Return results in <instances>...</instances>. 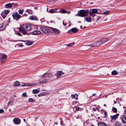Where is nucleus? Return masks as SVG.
I'll return each mask as SVG.
<instances>
[{
	"mask_svg": "<svg viewBox=\"0 0 126 126\" xmlns=\"http://www.w3.org/2000/svg\"><path fill=\"white\" fill-rule=\"evenodd\" d=\"M32 26L29 24H24L22 25L19 29V31L21 32L24 34H26L28 31H30L32 29Z\"/></svg>",
	"mask_w": 126,
	"mask_h": 126,
	"instance_id": "nucleus-1",
	"label": "nucleus"
},
{
	"mask_svg": "<svg viewBox=\"0 0 126 126\" xmlns=\"http://www.w3.org/2000/svg\"><path fill=\"white\" fill-rule=\"evenodd\" d=\"M109 40L107 38H104L101 40H99L97 41L94 42L92 44L89 45L88 46L92 47L99 46L103 44L106 43Z\"/></svg>",
	"mask_w": 126,
	"mask_h": 126,
	"instance_id": "nucleus-2",
	"label": "nucleus"
},
{
	"mask_svg": "<svg viewBox=\"0 0 126 126\" xmlns=\"http://www.w3.org/2000/svg\"><path fill=\"white\" fill-rule=\"evenodd\" d=\"M53 76V75L51 73H48L44 74L42 76V78L44 80H43V83H46L47 81L50 79Z\"/></svg>",
	"mask_w": 126,
	"mask_h": 126,
	"instance_id": "nucleus-3",
	"label": "nucleus"
},
{
	"mask_svg": "<svg viewBox=\"0 0 126 126\" xmlns=\"http://www.w3.org/2000/svg\"><path fill=\"white\" fill-rule=\"evenodd\" d=\"M89 10H81L78 12V14L76 15L77 16L84 17L87 15L88 14Z\"/></svg>",
	"mask_w": 126,
	"mask_h": 126,
	"instance_id": "nucleus-4",
	"label": "nucleus"
},
{
	"mask_svg": "<svg viewBox=\"0 0 126 126\" xmlns=\"http://www.w3.org/2000/svg\"><path fill=\"white\" fill-rule=\"evenodd\" d=\"M7 56L5 54H3L1 56V58H0V61L1 63H4L7 60Z\"/></svg>",
	"mask_w": 126,
	"mask_h": 126,
	"instance_id": "nucleus-5",
	"label": "nucleus"
},
{
	"mask_svg": "<svg viewBox=\"0 0 126 126\" xmlns=\"http://www.w3.org/2000/svg\"><path fill=\"white\" fill-rule=\"evenodd\" d=\"M13 19L16 21L18 20L21 17V16L18 13H16L12 15Z\"/></svg>",
	"mask_w": 126,
	"mask_h": 126,
	"instance_id": "nucleus-6",
	"label": "nucleus"
},
{
	"mask_svg": "<svg viewBox=\"0 0 126 126\" xmlns=\"http://www.w3.org/2000/svg\"><path fill=\"white\" fill-rule=\"evenodd\" d=\"M50 28L46 27H43L42 28V31L44 33H48L50 32Z\"/></svg>",
	"mask_w": 126,
	"mask_h": 126,
	"instance_id": "nucleus-7",
	"label": "nucleus"
},
{
	"mask_svg": "<svg viewBox=\"0 0 126 126\" xmlns=\"http://www.w3.org/2000/svg\"><path fill=\"white\" fill-rule=\"evenodd\" d=\"M50 29H51V30L53 33L57 34H59L61 32L59 30L56 28L50 27Z\"/></svg>",
	"mask_w": 126,
	"mask_h": 126,
	"instance_id": "nucleus-8",
	"label": "nucleus"
},
{
	"mask_svg": "<svg viewBox=\"0 0 126 126\" xmlns=\"http://www.w3.org/2000/svg\"><path fill=\"white\" fill-rule=\"evenodd\" d=\"M119 114L118 113H117L116 114L114 115L110 116V117L111 119V121H114L116 119H117L119 115Z\"/></svg>",
	"mask_w": 126,
	"mask_h": 126,
	"instance_id": "nucleus-9",
	"label": "nucleus"
},
{
	"mask_svg": "<svg viewBox=\"0 0 126 126\" xmlns=\"http://www.w3.org/2000/svg\"><path fill=\"white\" fill-rule=\"evenodd\" d=\"M63 74V72L62 71H58L56 73L54 74V75L56 76L57 78H59Z\"/></svg>",
	"mask_w": 126,
	"mask_h": 126,
	"instance_id": "nucleus-10",
	"label": "nucleus"
},
{
	"mask_svg": "<svg viewBox=\"0 0 126 126\" xmlns=\"http://www.w3.org/2000/svg\"><path fill=\"white\" fill-rule=\"evenodd\" d=\"M78 30L77 28H74L69 30L68 33H71L72 32L74 33H76L78 32Z\"/></svg>",
	"mask_w": 126,
	"mask_h": 126,
	"instance_id": "nucleus-11",
	"label": "nucleus"
},
{
	"mask_svg": "<svg viewBox=\"0 0 126 126\" xmlns=\"http://www.w3.org/2000/svg\"><path fill=\"white\" fill-rule=\"evenodd\" d=\"M14 123L15 124H19L20 123V120L17 118H14L13 120Z\"/></svg>",
	"mask_w": 126,
	"mask_h": 126,
	"instance_id": "nucleus-12",
	"label": "nucleus"
},
{
	"mask_svg": "<svg viewBox=\"0 0 126 126\" xmlns=\"http://www.w3.org/2000/svg\"><path fill=\"white\" fill-rule=\"evenodd\" d=\"M122 122L124 124L126 123V114L123 115L121 117Z\"/></svg>",
	"mask_w": 126,
	"mask_h": 126,
	"instance_id": "nucleus-13",
	"label": "nucleus"
},
{
	"mask_svg": "<svg viewBox=\"0 0 126 126\" xmlns=\"http://www.w3.org/2000/svg\"><path fill=\"white\" fill-rule=\"evenodd\" d=\"M32 34L34 35H37L42 34V33L38 30H35L32 32Z\"/></svg>",
	"mask_w": 126,
	"mask_h": 126,
	"instance_id": "nucleus-14",
	"label": "nucleus"
},
{
	"mask_svg": "<svg viewBox=\"0 0 126 126\" xmlns=\"http://www.w3.org/2000/svg\"><path fill=\"white\" fill-rule=\"evenodd\" d=\"M97 12V10L96 9H92L90 10V15H93V14L96 13Z\"/></svg>",
	"mask_w": 126,
	"mask_h": 126,
	"instance_id": "nucleus-15",
	"label": "nucleus"
},
{
	"mask_svg": "<svg viewBox=\"0 0 126 126\" xmlns=\"http://www.w3.org/2000/svg\"><path fill=\"white\" fill-rule=\"evenodd\" d=\"M20 41L22 42H27L26 43V45L29 46L31 45L33 43V41H24V40H20Z\"/></svg>",
	"mask_w": 126,
	"mask_h": 126,
	"instance_id": "nucleus-16",
	"label": "nucleus"
},
{
	"mask_svg": "<svg viewBox=\"0 0 126 126\" xmlns=\"http://www.w3.org/2000/svg\"><path fill=\"white\" fill-rule=\"evenodd\" d=\"M78 96V94H72L71 96L70 97H71V98L72 99L77 100Z\"/></svg>",
	"mask_w": 126,
	"mask_h": 126,
	"instance_id": "nucleus-17",
	"label": "nucleus"
},
{
	"mask_svg": "<svg viewBox=\"0 0 126 126\" xmlns=\"http://www.w3.org/2000/svg\"><path fill=\"white\" fill-rule=\"evenodd\" d=\"M30 19L32 20H38L37 17L36 16L33 15L30 16Z\"/></svg>",
	"mask_w": 126,
	"mask_h": 126,
	"instance_id": "nucleus-18",
	"label": "nucleus"
},
{
	"mask_svg": "<svg viewBox=\"0 0 126 126\" xmlns=\"http://www.w3.org/2000/svg\"><path fill=\"white\" fill-rule=\"evenodd\" d=\"M48 12L51 13H57L58 12L57 11V9H50L49 10V11H48Z\"/></svg>",
	"mask_w": 126,
	"mask_h": 126,
	"instance_id": "nucleus-19",
	"label": "nucleus"
},
{
	"mask_svg": "<svg viewBox=\"0 0 126 126\" xmlns=\"http://www.w3.org/2000/svg\"><path fill=\"white\" fill-rule=\"evenodd\" d=\"M12 5L11 3H9L8 4H6L5 5V8H10L12 7Z\"/></svg>",
	"mask_w": 126,
	"mask_h": 126,
	"instance_id": "nucleus-20",
	"label": "nucleus"
},
{
	"mask_svg": "<svg viewBox=\"0 0 126 126\" xmlns=\"http://www.w3.org/2000/svg\"><path fill=\"white\" fill-rule=\"evenodd\" d=\"M98 126H107L104 123L99 122L98 123Z\"/></svg>",
	"mask_w": 126,
	"mask_h": 126,
	"instance_id": "nucleus-21",
	"label": "nucleus"
},
{
	"mask_svg": "<svg viewBox=\"0 0 126 126\" xmlns=\"http://www.w3.org/2000/svg\"><path fill=\"white\" fill-rule=\"evenodd\" d=\"M85 19L86 21L88 22H90L92 21L91 17L90 16L87 17L86 18H85Z\"/></svg>",
	"mask_w": 126,
	"mask_h": 126,
	"instance_id": "nucleus-22",
	"label": "nucleus"
},
{
	"mask_svg": "<svg viewBox=\"0 0 126 126\" xmlns=\"http://www.w3.org/2000/svg\"><path fill=\"white\" fill-rule=\"evenodd\" d=\"M118 74V72L115 70H114L111 72V74L113 75H115Z\"/></svg>",
	"mask_w": 126,
	"mask_h": 126,
	"instance_id": "nucleus-23",
	"label": "nucleus"
},
{
	"mask_svg": "<svg viewBox=\"0 0 126 126\" xmlns=\"http://www.w3.org/2000/svg\"><path fill=\"white\" fill-rule=\"evenodd\" d=\"M26 12H28L29 14H31L32 12V11L31 9H27L26 11Z\"/></svg>",
	"mask_w": 126,
	"mask_h": 126,
	"instance_id": "nucleus-24",
	"label": "nucleus"
},
{
	"mask_svg": "<svg viewBox=\"0 0 126 126\" xmlns=\"http://www.w3.org/2000/svg\"><path fill=\"white\" fill-rule=\"evenodd\" d=\"M20 84V83L19 82L16 81L14 83V86H19Z\"/></svg>",
	"mask_w": 126,
	"mask_h": 126,
	"instance_id": "nucleus-25",
	"label": "nucleus"
},
{
	"mask_svg": "<svg viewBox=\"0 0 126 126\" xmlns=\"http://www.w3.org/2000/svg\"><path fill=\"white\" fill-rule=\"evenodd\" d=\"M2 25L1 27V28H2V29H1V28L0 29V30H2L3 29H5L6 27V24H5L4 23H2Z\"/></svg>",
	"mask_w": 126,
	"mask_h": 126,
	"instance_id": "nucleus-26",
	"label": "nucleus"
},
{
	"mask_svg": "<svg viewBox=\"0 0 126 126\" xmlns=\"http://www.w3.org/2000/svg\"><path fill=\"white\" fill-rule=\"evenodd\" d=\"M39 92L38 90L36 89H34L32 90V93L34 94H36L38 93Z\"/></svg>",
	"mask_w": 126,
	"mask_h": 126,
	"instance_id": "nucleus-27",
	"label": "nucleus"
},
{
	"mask_svg": "<svg viewBox=\"0 0 126 126\" xmlns=\"http://www.w3.org/2000/svg\"><path fill=\"white\" fill-rule=\"evenodd\" d=\"M115 126H121V123H119L118 121H116L115 122Z\"/></svg>",
	"mask_w": 126,
	"mask_h": 126,
	"instance_id": "nucleus-28",
	"label": "nucleus"
},
{
	"mask_svg": "<svg viewBox=\"0 0 126 126\" xmlns=\"http://www.w3.org/2000/svg\"><path fill=\"white\" fill-rule=\"evenodd\" d=\"M66 11L64 9H62L59 11V13H66Z\"/></svg>",
	"mask_w": 126,
	"mask_h": 126,
	"instance_id": "nucleus-29",
	"label": "nucleus"
},
{
	"mask_svg": "<svg viewBox=\"0 0 126 126\" xmlns=\"http://www.w3.org/2000/svg\"><path fill=\"white\" fill-rule=\"evenodd\" d=\"M74 43H70L69 44H67L66 45V46H67L69 47H71V46H73L74 45Z\"/></svg>",
	"mask_w": 126,
	"mask_h": 126,
	"instance_id": "nucleus-30",
	"label": "nucleus"
},
{
	"mask_svg": "<svg viewBox=\"0 0 126 126\" xmlns=\"http://www.w3.org/2000/svg\"><path fill=\"white\" fill-rule=\"evenodd\" d=\"M1 15L3 18H4L7 15L3 12H2L1 14Z\"/></svg>",
	"mask_w": 126,
	"mask_h": 126,
	"instance_id": "nucleus-31",
	"label": "nucleus"
},
{
	"mask_svg": "<svg viewBox=\"0 0 126 126\" xmlns=\"http://www.w3.org/2000/svg\"><path fill=\"white\" fill-rule=\"evenodd\" d=\"M109 11H106L103 13V14L106 15H107L109 14Z\"/></svg>",
	"mask_w": 126,
	"mask_h": 126,
	"instance_id": "nucleus-32",
	"label": "nucleus"
},
{
	"mask_svg": "<svg viewBox=\"0 0 126 126\" xmlns=\"http://www.w3.org/2000/svg\"><path fill=\"white\" fill-rule=\"evenodd\" d=\"M112 110L114 112L116 113L117 112V109L113 107Z\"/></svg>",
	"mask_w": 126,
	"mask_h": 126,
	"instance_id": "nucleus-33",
	"label": "nucleus"
},
{
	"mask_svg": "<svg viewBox=\"0 0 126 126\" xmlns=\"http://www.w3.org/2000/svg\"><path fill=\"white\" fill-rule=\"evenodd\" d=\"M9 12H10V11L9 10H5L4 11L3 13H5V14H6L7 15V14H8Z\"/></svg>",
	"mask_w": 126,
	"mask_h": 126,
	"instance_id": "nucleus-34",
	"label": "nucleus"
},
{
	"mask_svg": "<svg viewBox=\"0 0 126 126\" xmlns=\"http://www.w3.org/2000/svg\"><path fill=\"white\" fill-rule=\"evenodd\" d=\"M32 85L29 83H27L26 84V85H25L24 83H23V84L22 85V86H30Z\"/></svg>",
	"mask_w": 126,
	"mask_h": 126,
	"instance_id": "nucleus-35",
	"label": "nucleus"
},
{
	"mask_svg": "<svg viewBox=\"0 0 126 126\" xmlns=\"http://www.w3.org/2000/svg\"><path fill=\"white\" fill-rule=\"evenodd\" d=\"M12 5V6H14L15 7H17L18 6V5L17 3H11Z\"/></svg>",
	"mask_w": 126,
	"mask_h": 126,
	"instance_id": "nucleus-36",
	"label": "nucleus"
},
{
	"mask_svg": "<svg viewBox=\"0 0 126 126\" xmlns=\"http://www.w3.org/2000/svg\"><path fill=\"white\" fill-rule=\"evenodd\" d=\"M68 22H67H67H65L64 21H63V24L64 26H65L67 24H68Z\"/></svg>",
	"mask_w": 126,
	"mask_h": 126,
	"instance_id": "nucleus-37",
	"label": "nucleus"
},
{
	"mask_svg": "<svg viewBox=\"0 0 126 126\" xmlns=\"http://www.w3.org/2000/svg\"><path fill=\"white\" fill-rule=\"evenodd\" d=\"M24 10H19V13L20 14H22Z\"/></svg>",
	"mask_w": 126,
	"mask_h": 126,
	"instance_id": "nucleus-38",
	"label": "nucleus"
},
{
	"mask_svg": "<svg viewBox=\"0 0 126 126\" xmlns=\"http://www.w3.org/2000/svg\"><path fill=\"white\" fill-rule=\"evenodd\" d=\"M16 34L18 35L19 36H22V34L19 32H16L15 33Z\"/></svg>",
	"mask_w": 126,
	"mask_h": 126,
	"instance_id": "nucleus-39",
	"label": "nucleus"
},
{
	"mask_svg": "<svg viewBox=\"0 0 126 126\" xmlns=\"http://www.w3.org/2000/svg\"><path fill=\"white\" fill-rule=\"evenodd\" d=\"M13 104V102L12 101H10L8 103V106L9 105H12Z\"/></svg>",
	"mask_w": 126,
	"mask_h": 126,
	"instance_id": "nucleus-40",
	"label": "nucleus"
},
{
	"mask_svg": "<svg viewBox=\"0 0 126 126\" xmlns=\"http://www.w3.org/2000/svg\"><path fill=\"white\" fill-rule=\"evenodd\" d=\"M30 102H33L34 101L32 98H30L28 100Z\"/></svg>",
	"mask_w": 126,
	"mask_h": 126,
	"instance_id": "nucleus-41",
	"label": "nucleus"
},
{
	"mask_svg": "<svg viewBox=\"0 0 126 126\" xmlns=\"http://www.w3.org/2000/svg\"><path fill=\"white\" fill-rule=\"evenodd\" d=\"M44 95V93H40L39 94H38V96H40L42 95Z\"/></svg>",
	"mask_w": 126,
	"mask_h": 126,
	"instance_id": "nucleus-42",
	"label": "nucleus"
},
{
	"mask_svg": "<svg viewBox=\"0 0 126 126\" xmlns=\"http://www.w3.org/2000/svg\"><path fill=\"white\" fill-rule=\"evenodd\" d=\"M17 45L19 47H22L23 46V45L21 43H18L17 44Z\"/></svg>",
	"mask_w": 126,
	"mask_h": 126,
	"instance_id": "nucleus-43",
	"label": "nucleus"
},
{
	"mask_svg": "<svg viewBox=\"0 0 126 126\" xmlns=\"http://www.w3.org/2000/svg\"><path fill=\"white\" fill-rule=\"evenodd\" d=\"M4 110L3 109H0V113H3Z\"/></svg>",
	"mask_w": 126,
	"mask_h": 126,
	"instance_id": "nucleus-44",
	"label": "nucleus"
},
{
	"mask_svg": "<svg viewBox=\"0 0 126 126\" xmlns=\"http://www.w3.org/2000/svg\"><path fill=\"white\" fill-rule=\"evenodd\" d=\"M67 22H68V26L69 27L71 25L70 22L69 21H67Z\"/></svg>",
	"mask_w": 126,
	"mask_h": 126,
	"instance_id": "nucleus-45",
	"label": "nucleus"
},
{
	"mask_svg": "<svg viewBox=\"0 0 126 126\" xmlns=\"http://www.w3.org/2000/svg\"><path fill=\"white\" fill-rule=\"evenodd\" d=\"M60 124L62 125H64V124H63V121H62L61 120V121L60 122Z\"/></svg>",
	"mask_w": 126,
	"mask_h": 126,
	"instance_id": "nucleus-46",
	"label": "nucleus"
},
{
	"mask_svg": "<svg viewBox=\"0 0 126 126\" xmlns=\"http://www.w3.org/2000/svg\"><path fill=\"white\" fill-rule=\"evenodd\" d=\"M26 95V93H24L22 94L23 96H25Z\"/></svg>",
	"mask_w": 126,
	"mask_h": 126,
	"instance_id": "nucleus-47",
	"label": "nucleus"
},
{
	"mask_svg": "<svg viewBox=\"0 0 126 126\" xmlns=\"http://www.w3.org/2000/svg\"><path fill=\"white\" fill-rule=\"evenodd\" d=\"M104 114L105 115V117H107V112L105 111L104 112Z\"/></svg>",
	"mask_w": 126,
	"mask_h": 126,
	"instance_id": "nucleus-48",
	"label": "nucleus"
},
{
	"mask_svg": "<svg viewBox=\"0 0 126 126\" xmlns=\"http://www.w3.org/2000/svg\"><path fill=\"white\" fill-rule=\"evenodd\" d=\"M34 27H35L34 28L35 29H38V26L37 25H35V26H34Z\"/></svg>",
	"mask_w": 126,
	"mask_h": 126,
	"instance_id": "nucleus-49",
	"label": "nucleus"
},
{
	"mask_svg": "<svg viewBox=\"0 0 126 126\" xmlns=\"http://www.w3.org/2000/svg\"><path fill=\"white\" fill-rule=\"evenodd\" d=\"M79 107H76V110H79Z\"/></svg>",
	"mask_w": 126,
	"mask_h": 126,
	"instance_id": "nucleus-50",
	"label": "nucleus"
},
{
	"mask_svg": "<svg viewBox=\"0 0 126 126\" xmlns=\"http://www.w3.org/2000/svg\"><path fill=\"white\" fill-rule=\"evenodd\" d=\"M70 13V11H66V13H67L68 14H69Z\"/></svg>",
	"mask_w": 126,
	"mask_h": 126,
	"instance_id": "nucleus-51",
	"label": "nucleus"
},
{
	"mask_svg": "<svg viewBox=\"0 0 126 126\" xmlns=\"http://www.w3.org/2000/svg\"><path fill=\"white\" fill-rule=\"evenodd\" d=\"M43 81H40L39 82V83L40 84H41V83H42V84H44L45 83H43Z\"/></svg>",
	"mask_w": 126,
	"mask_h": 126,
	"instance_id": "nucleus-52",
	"label": "nucleus"
},
{
	"mask_svg": "<svg viewBox=\"0 0 126 126\" xmlns=\"http://www.w3.org/2000/svg\"><path fill=\"white\" fill-rule=\"evenodd\" d=\"M2 23L1 24H0V27H1V28L2 27Z\"/></svg>",
	"mask_w": 126,
	"mask_h": 126,
	"instance_id": "nucleus-53",
	"label": "nucleus"
},
{
	"mask_svg": "<svg viewBox=\"0 0 126 126\" xmlns=\"http://www.w3.org/2000/svg\"><path fill=\"white\" fill-rule=\"evenodd\" d=\"M119 100L120 101H122V99L121 98H120Z\"/></svg>",
	"mask_w": 126,
	"mask_h": 126,
	"instance_id": "nucleus-54",
	"label": "nucleus"
},
{
	"mask_svg": "<svg viewBox=\"0 0 126 126\" xmlns=\"http://www.w3.org/2000/svg\"><path fill=\"white\" fill-rule=\"evenodd\" d=\"M93 110L94 111H95L96 110V109H95L94 108H93Z\"/></svg>",
	"mask_w": 126,
	"mask_h": 126,
	"instance_id": "nucleus-55",
	"label": "nucleus"
},
{
	"mask_svg": "<svg viewBox=\"0 0 126 126\" xmlns=\"http://www.w3.org/2000/svg\"><path fill=\"white\" fill-rule=\"evenodd\" d=\"M96 110H99V109H98V108L97 107H96Z\"/></svg>",
	"mask_w": 126,
	"mask_h": 126,
	"instance_id": "nucleus-56",
	"label": "nucleus"
},
{
	"mask_svg": "<svg viewBox=\"0 0 126 126\" xmlns=\"http://www.w3.org/2000/svg\"><path fill=\"white\" fill-rule=\"evenodd\" d=\"M23 15H24V16H27V14H24Z\"/></svg>",
	"mask_w": 126,
	"mask_h": 126,
	"instance_id": "nucleus-57",
	"label": "nucleus"
},
{
	"mask_svg": "<svg viewBox=\"0 0 126 126\" xmlns=\"http://www.w3.org/2000/svg\"><path fill=\"white\" fill-rule=\"evenodd\" d=\"M114 103L115 104H116V103H117L115 101H114Z\"/></svg>",
	"mask_w": 126,
	"mask_h": 126,
	"instance_id": "nucleus-58",
	"label": "nucleus"
},
{
	"mask_svg": "<svg viewBox=\"0 0 126 126\" xmlns=\"http://www.w3.org/2000/svg\"><path fill=\"white\" fill-rule=\"evenodd\" d=\"M92 15L93 16H95V15L94 14H93V15Z\"/></svg>",
	"mask_w": 126,
	"mask_h": 126,
	"instance_id": "nucleus-59",
	"label": "nucleus"
},
{
	"mask_svg": "<svg viewBox=\"0 0 126 126\" xmlns=\"http://www.w3.org/2000/svg\"><path fill=\"white\" fill-rule=\"evenodd\" d=\"M95 94H93V96H94Z\"/></svg>",
	"mask_w": 126,
	"mask_h": 126,
	"instance_id": "nucleus-60",
	"label": "nucleus"
},
{
	"mask_svg": "<svg viewBox=\"0 0 126 126\" xmlns=\"http://www.w3.org/2000/svg\"><path fill=\"white\" fill-rule=\"evenodd\" d=\"M106 106V104H104V106Z\"/></svg>",
	"mask_w": 126,
	"mask_h": 126,
	"instance_id": "nucleus-61",
	"label": "nucleus"
},
{
	"mask_svg": "<svg viewBox=\"0 0 126 126\" xmlns=\"http://www.w3.org/2000/svg\"><path fill=\"white\" fill-rule=\"evenodd\" d=\"M51 22H52V21H51Z\"/></svg>",
	"mask_w": 126,
	"mask_h": 126,
	"instance_id": "nucleus-62",
	"label": "nucleus"
},
{
	"mask_svg": "<svg viewBox=\"0 0 126 126\" xmlns=\"http://www.w3.org/2000/svg\"><path fill=\"white\" fill-rule=\"evenodd\" d=\"M48 8H47V10H48Z\"/></svg>",
	"mask_w": 126,
	"mask_h": 126,
	"instance_id": "nucleus-63",
	"label": "nucleus"
},
{
	"mask_svg": "<svg viewBox=\"0 0 126 126\" xmlns=\"http://www.w3.org/2000/svg\"><path fill=\"white\" fill-rule=\"evenodd\" d=\"M35 9H36V7H35Z\"/></svg>",
	"mask_w": 126,
	"mask_h": 126,
	"instance_id": "nucleus-64",
	"label": "nucleus"
}]
</instances>
